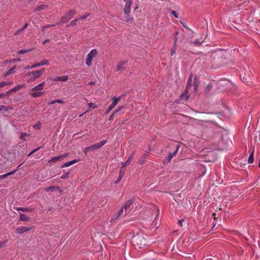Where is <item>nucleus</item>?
Wrapping results in <instances>:
<instances>
[{"label": "nucleus", "instance_id": "49530a36", "mask_svg": "<svg viewBox=\"0 0 260 260\" xmlns=\"http://www.w3.org/2000/svg\"><path fill=\"white\" fill-rule=\"evenodd\" d=\"M68 155H69L68 153H64L63 154L61 155L60 156L61 157L62 159H63L66 158Z\"/></svg>", "mask_w": 260, "mask_h": 260}, {"label": "nucleus", "instance_id": "6e6d98bb", "mask_svg": "<svg viewBox=\"0 0 260 260\" xmlns=\"http://www.w3.org/2000/svg\"><path fill=\"white\" fill-rule=\"evenodd\" d=\"M184 220L183 219L181 220H179V221H178V223H179V224L180 226H182V223H183V222H184Z\"/></svg>", "mask_w": 260, "mask_h": 260}, {"label": "nucleus", "instance_id": "f257e3e1", "mask_svg": "<svg viewBox=\"0 0 260 260\" xmlns=\"http://www.w3.org/2000/svg\"><path fill=\"white\" fill-rule=\"evenodd\" d=\"M45 69L43 68L40 70L32 71L27 74V75L29 76V78L28 79V82L30 83L35 81L37 79L40 78L41 76V75L45 72Z\"/></svg>", "mask_w": 260, "mask_h": 260}, {"label": "nucleus", "instance_id": "69168bd1", "mask_svg": "<svg viewBox=\"0 0 260 260\" xmlns=\"http://www.w3.org/2000/svg\"><path fill=\"white\" fill-rule=\"evenodd\" d=\"M94 83L93 82H90L89 83V85H94Z\"/></svg>", "mask_w": 260, "mask_h": 260}, {"label": "nucleus", "instance_id": "f03ea898", "mask_svg": "<svg viewBox=\"0 0 260 260\" xmlns=\"http://www.w3.org/2000/svg\"><path fill=\"white\" fill-rule=\"evenodd\" d=\"M76 10H70L68 11L64 16L62 17L60 20V23H66L71 20L73 16L75 14Z\"/></svg>", "mask_w": 260, "mask_h": 260}, {"label": "nucleus", "instance_id": "0e129e2a", "mask_svg": "<svg viewBox=\"0 0 260 260\" xmlns=\"http://www.w3.org/2000/svg\"><path fill=\"white\" fill-rule=\"evenodd\" d=\"M55 103H56V102H55V100H54V101H51V102L49 103V105H53V104H54Z\"/></svg>", "mask_w": 260, "mask_h": 260}, {"label": "nucleus", "instance_id": "4be33fe9", "mask_svg": "<svg viewBox=\"0 0 260 260\" xmlns=\"http://www.w3.org/2000/svg\"><path fill=\"white\" fill-rule=\"evenodd\" d=\"M62 160L61 157L60 155H59V156H58L56 157H52L50 160H49L48 162H55L56 161H59V160Z\"/></svg>", "mask_w": 260, "mask_h": 260}, {"label": "nucleus", "instance_id": "f704fd0d", "mask_svg": "<svg viewBox=\"0 0 260 260\" xmlns=\"http://www.w3.org/2000/svg\"><path fill=\"white\" fill-rule=\"evenodd\" d=\"M77 21H78V19H77V18L72 20L71 21V22L70 23V25H72V26L76 25Z\"/></svg>", "mask_w": 260, "mask_h": 260}, {"label": "nucleus", "instance_id": "6ab92c4d", "mask_svg": "<svg viewBox=\"0 0 260 260\" xmlns=\"http://www.w3.org/2000/svg\"><path fill=\"white\" fill-rule=\"evenodd\" d=\"M46 8H47V6L46 5H41L38 6V7H37L36 8H35L34 11L35 12H38V11H41V10H44Z\"/></svg>", "mask_w": 260, "mask_h": 260}, {"label": "nucleus", "instance_id": "774afa93", "mask_svg": "<svg viewBox=\"0 0 260 260\" xmlns=\"http://www.w3.org/2000/svg\"><path fill=\"white\" fill-rule=\"evenodd\" d=\"M7 108H8V110H10V109H12V108L11 107H7Z\"/></svg>", "mask_w": 260, "mask_h": 260}, {"label": "nucleus", "instance_id": "8fccbe9b", "mask_svg": "<svg viewBox=\"0 0 260 260\" xmlns=\"http://www.w3.org/2000/svg\"><path fill=\"white\" fill-rule=\"evenodd\" d=\"M175 51H176V49H175V47H174L172 49V50H171V55H173L175 53Z\"/></svg>", "mask_w": 260, "mask_h": 260}, {"label": "nucleus", "instance_id": "7ed1b4c3", "mask_svg": "<svg viewBox=\"0 0 260 260\" xmlns=\"http://www.w3.org/2000/svg\"><path fill=\"white\" fill-rule=\"evenodd\" d=\"M98 52L96 49H92L88 54L86 59V64L90 66L93 58L96 55Z\"/></svg>", "mask_w": 260, "mask_h": 260}, {"label": "nucleus", "instance_id": "f8f14e48", "mask_svg": "<svg viewBox=\"0 0 260 260\" xmlns=\"http://www.w3.org/2000/svg\"><path fill=\"white\" fill-rule=\"evenodd\" d=\"M43 93L44 92L42 91H31V92L30 93V95L32 98H38L42 95Z\"/></svg>", "mask_w": 260, "mask_h": 260}, {"label": "nucleus", "instance_id": "4d7b16f0", "mask_svg": "<svg viewBox=\"0 0 260 260\" xmlns=\"http://www.w3.org/2000/svg\"><path fill=\"white\" fill-rule=\"evenodd\" d=\"M121 178H122V177L119 176V178L115 182V183H118L121 180Z\"/></svg>", "mask_w": 260, "mask_h": 260}, {"label": "nucleus", "instance_id": "20e7f679", "mask_svg": "<svg viewBox=\"0 0 260 260\" xmlns=\"http://www.w3.org/2000/svg\"><path fill=\"white\" fill-rule=\"evenodd\" d=\"M132 4V2L131 1H128V2H126V3H125V5L124 6V9H123V11H124L125 14L127 15V21H130L133 19V18H131V17L128 18L129 16L128 15V14L131 12V7Z\"/></svg>", "mask_w": 260, "mask_h": 260}, {"label": "nucleus", "instance_id": "412c9836", "mask_svg": "<svg viewBox=\"0 0 260 260\" xmlns=\"http://www.w3.org/2000/svg\"><path fill=\"white\" fill-rule=\"evenodd\" d=\"M203 42V40L201 38L200 40L197 39L195 41H191V43L194 44L197 46H199L201 45L202 43Z\"/></svg>", "mask_w": 260, "mask_h": 260}, {"label": "nucleus", "instance_id": "37998d69", "mask_svg": "<svg viewBox=\"0 0 260 260\" xmlns=\"http://www.w3.org/2000/svg\"><path fill=\"white\" fill-rule=\"evenodd\" d=\"M119 217V216H117V214H115V215H113V216L111 218V221L116 220Z\"/></svg>", "mask_w": 260, "mask_h": 260}, {"label": "nucleus", "instance_id": "aec40b11", "mask_svg": "<svg viewBox=\"0 0 260 260\" xmlns=\"http://www.w3.org/2000/svg\"><path fill=\"white\" fill-rule=\"evenodd\" d=\"M16 171V170L14 171H12V172H9V173H8L7 174H5L2 175H0V179H5V178L8 177V176H10V175L14 174Z\"/></svg>", "mask_w": 260, "mask_h": 260}, {"label": "nucleus", "instance_id": "2f4dec72", "mask_svg": "<svg viewBox=\"0 0 260 260\" xmlns=\"http://www.w3.org/2000/svg\"><path fill=\"white\" fill-rule=\"evenodd\" d=\"M54 189H55L54 186H49V187H46L45 188V190L47 191H53Z\"/></svg>", "mask_w": 260, "mask_h": 260}, {"label": "nucleus", "instance_id": "e433bc0d", "mask_svg": "<svg viewBox=\"0 0 260 260\" xmlns=\"http://www.w3.org/2000/svg\"><path fill=\"white\" fill-rule=\"evenodd\" d=\"M28 135L27 133H22L20 135V139H22V140H24L25 139L24 138L26 137V136H27Z\"/></svg>", "mask_w": 260, "mask_h": 260}, {"label": "nucleus", "instance_id": "393cba45", "mask_svg": "<svg viewBox=\"0 0 260 260\" xmlns=\"http://www.w3.org/2000/svg\"><path fill=\"white\" fill-rule=\"evenodd\" d=\"M28 23L25 24L24 25V26L21 28H20L17 30V31L15 32V35H17V34H18L21 32L22 31H23L24 29L26 28V27L28 26Z\"/></svg>", "mask_w": 260, "mask_h": 260}, {"label": "nucleus", "instance_id": "864d4df0", "mask_svg": "<svg viewBox=\"0 0 260 260\" xmlns=\"http://www.w3.org/2000/svg\"><path fill=\"white\" fill-rule=\"evenodd\" d=\"M21 61V59L20 58H18V59H12V61L13 62H16V61Z\"/></svg>", "mask_w": 260, "mask_h": 260}, {"label": "nucleus", "instance_id": "13d9d810", "mask_svg": "<svg viewBox=\"0 0 260 260\" xmlns=\"http://www.w3.org/2000/svg\"><path fill=\"white\" fill-rule=\"evenodd\" d=\"M115 106H116V105H115L113 103H112L110 106V109H113Z\"/></svg>", "mask_w": 260, "mask_h": 260}, {"label": "nucleus", "instance_id": "e2e57ef3", "mask_svg": "<svg viewBox=\"0 0 260 260\" xmlns=\"http://www.w3.org/2000/svg\"><path fill=\"white\" fill-rule=\"evenodd\" d=\"M5 94L4 93H0V99L4 96Z\"/></svg>", "mask_w": 260, "mask_h": 260}, {"label": "nucleus", "instance_id": "bb28decb", "mask_svg": "<svg viewBox=\"0 0 260 260\" xmlns=\"http://www.w3.org/2000/svg\"><path fill=\"white\" fill-rule=\"evenodd\" d=\"M121 97V96H119L118 98H113V102L112 103H113L116 106V105L118 104V102L120 100Z\"/></svg>", "mask_w": 260, "mask_h": 260}, {"label": "nucleus", "instance_id": "2eb2a0df", "mask_svg": "<svg viewBox=\"0 0 260 260\" xmlns=\"http://www.w3.org/2000/svg\"><path fill=\"white\" fill-rule=\"evenodd\" d=\"M126 62H127L126 61H120L117 66L116 71H119L121 69L124 70V68H122V66H124L126 63Z\"/></svg>", "mask_w": 260, "mask_h": 260}, {"label": "nucleus", "instance_id": "5701e85b", "mask_svg": "<svg viewBox=\"0 0 260 260\" xmlns=\"http://www.w3.org/2000/svg\"><path fill=\"white\" fill-rule=\"evenodd\" d=\"M254 154V149L253 150L252 152L251 153V154L249 155L248 159V162L249 164H252L253 162V154Z\"/></svg>", "mask_w": 260, "mask_h": 260}, {"label": "nucleus", "instance_id": "a18cd8bd", "mask_svg": "<svg viewBox=\"0 0 260 260\" xmlns=\"http://www.w3.org/2000/svg\"><path fill=\"white\" fill-rule=\"evenodd\" d=\"M89 151H91L90 149V147H86L84 148V152L85 153V154L86 155L87 154V153Z\"/></svg>", "mask_w": 260, "mask_h": 260}, {"label": "nucleus", "instance_id": "a878e982", "mask_svg": "<svg viewBox=\"0 0 260 260\" xmlns=\"http://www.w3.org/2000/svg\"><path fill=\"white\" fill-rule=\"evenodd\" d=\"M15 66H14L13 68H10L5 74V76H7L9 75H10L11 73L15 72Z\"/></svg>", "mask_w": 260, "mask_h": 260}, {"label": "nucleus", "instance_id": "72a5a7b5", "mask_svg": "<svg viewBox=\"0 0 260 260\" xmlns=\"http://www.w3.org/2000/svg\"><path fill=\"white\" fill-rule=\"evenodd\" d=\"M123 209L124 208L122 207L120 210L118 211L117 214V216H121L123 213Z\"/></svg>", "mask_w": 260, "mask_h": 260}, {"label": "nucleus", "instance_id": "b1692460", "mask_svg": "<svg viewBox=\"0 0 260 260\" xmlns=\"http://www.w3.org/2000/svg\"><path fill=\"white\" fill-rule=\"evenodd\" d=\"M24 86V84L18 85L17 86L12 88V90H13V92H16L17 91L21 89Z\"/></svg>", "mask_w": 260, "mask_h": 260}, {"label": "nucleus", "instance_id": "052dcab7", "mask_svg": "<svg viewBox=\"0 0 260 260\" xmlns=\"http://www.w3.org/2000/svg\"><path fill=\"white\" fill-rule=\"evenodd\" d=\"M112 110V109H110V107L109 106V108L106 110V113H108Z\"/></svg>", "mask_w": 260, "mask_h": 260}, {"label": "nucleus", "instance_id": "bf43d9fd", "mask_svg": "<svg viewBox=\"0 0 260 260\" xmlns=\"http://www.w3.org/2000/svg\"><path fill=\"white\" fill-rule=\"evenodd\" d=\"M5 83H7V85H11V84H13V81H11V82H5Z\"/></svg>", "mask_w": 260, "mask_h": 260}, {"label": "nucleus", "instance_id": "4468645a", "mask_svg": "<svg viewBox=\"0 0 260 260\" xmlns=\"http://www.w3.org/2000/svg\"><path fill=\"white\" fill-rule=\"evenodd\" d=\"M20 220L22 221H28L29 220V217L23 213H20Z\"/></svg>", "mask_w": 260, "mask_h": 260}, {"label": "nucleus", "instance_id": "09e8293b", "mask_svg": "<svg viewBox=\"0 0 260 260\" xmlns=\"http://www.w3.org/2000/svg\"><path fill=\"white\" fill-rule=\"evenodd\" d=\"M55 102H56V103H60V104H63L64 103L63 101L60 100H55Z\"/></svg>", "mask_w": 260, "mask_h": 260}, {"label": "nucleus", "instance_id": "79ce46f5", "mask_svg": "<svg viewBox=\"0 0 260 260\" xmlns=\"http://www.w3.org/2000/svg\"><path fill=\"white\" fill-rule=\"evenodd\" d=\"M88 106L89 108L92 109H94L96 107V106H95L93 103H90L88 104Z\"/></svg>", "mask_w": 260, "mask_h": 260}, {"label": "nucleus", "instance_id": "dca6fc26", "mask_svg": "<svg viewBox=\"0 0 260 260\" xmlns=\"http://www.w3.org/2000/svg\"><path fill=\"white\" fill-rule=\"evenodd\" d=\"M191 78H192V75H191L189 77V78L188 79V80L187 81V85H186V88L185 89V92H188V89L190 88V87H191V82H192V80H191Z\"/></svg>", "mask_w": 260, "mask_h": 260}, {"label": "nucleus", "instance_id": "cd10ccee", "mask_svg": "<svg viewBox=\"0 0 260 260\" xmlns=\"http://www.w3.org/2000/svg\"><path fill=\"white\" fill-rule=\"evenodd\" d=\"M194 80H195L194 81V82L193 83V89H194V91L196 92L197 89L198 87V82L197 81L196 77L194 78Z\"/></svg>", "mask_w": 260, "mask_h": 260}, {"label": "nucleus", "instance_id": "423d86ee", "mask_svg": "<svg viewBox=\"0 0 260 260\" xmlns=\"http://www.w3.org/2000/svg\"><path fill=\"white\" fill-rule=\"evenodd\" d=\"M132 203L133 200H129L126 201L125 203L122 206L124 209L125 214L128 213L131 211L130 207L132 206Z\"/></svg>", "mask_w": 260, "mask_h": 260}, {"label": "nucleus", "instance_id": "1a4fd4ad", "mask_svg": "<svg viewBox=\"0 0 260 260\" xmlns=\"http://www.w3.org/2000/svg\"><path fill=\"white\" fill-rule=\"evenodd\" d=\"M79 161V159H74L72 161H69L67 162H65L61 166V168L68 167L75 163L78 162Z\"/></svg>", "mask_w": 260, "mask_h": 260}, {"label": "nucleus", "instance_id": "ddd939ff", "mask_svg": "<svg viewBox=\"0 0 260 260\" xmlns=\"http://www.w3.org/2000/svg\"><path fill=\"white\" fill-rule=\"evenodd\" d=\"M16 210L18 211H21L26 212H30L32 211V208H30L28 207H17L16 208Z\"/></svg>", "mask_w": 260, "mask_h": 260}, {"label": "nucleus", "instance_id": "c85d7f7f", "mask_svg": "<svg viewBox=\"0 0 260 260\" xmlns=\"http://www.w3.org/2000/svg\"><path fill=\"white\" fill-rule=\"evenodd\" d=\"M125 167L122 166V167L120 168V173H119V176L121 177H122L124 174L125 172Z\"/></svg>", "mask_w": 260, "mask_h": 260}, {"label": "nucleus", "instance_id": "a211bd4d", "mask_svg": "<svg viewBox=\"0 0 260 260\" xmlns=\"http://www.w3.org/2000/svg\"><path fill=\"white\" fill-rule=\"evenodd\" d=\"M123 109V107H119L118 109H117L116 110L114 111L113 113L110 115V117H109V120L110 121H112L114 118V114L117 113L118 111H120L121 110V109Z\"/></svg>", "mask_w": 260, "mask_h": 260}, {"label": "nucleus", "instance_id": "58836bf2", "mask_svg": "<svg viewBox=\"0 0 260 260\" xmlns=\"http://www.w3.org/2000/svg\"><path fill=\"white\" fill-rule=\"evenodd\" d=\"M41 67L40 63H35L30 67V69H34L37 67Z\"/></svg>", "mask_w": 260, "mask_h": 260}, {"label": "nucleus", "instance_id": "6e6552de", "mask_svg": "<svg viewBox=\"0 0 260 260\" xmlns=\"http://www.w3.org/2000/svg\"><path fill=\"white\" fill-rule=\"evenodd\" d=\"M45 82H42L40 84H39V85L36 86L35 87H33L31 89V91H39V90H42L43 89V87H44V86L45 85Z\"/></svg>", "mask_w": 260, "mask_h": 260}, {"label": "nucleus", "instance_id": "338daca9", "mask_svg": "<svg viewBox=\"0 0 260 260\" xmlns=\"http://www.w3.org/2000/svg\"><path fill=\"white\" fill-rule=\"evenodd\" d=\"M215 215H216V214H215V213H213L212 214V216H213V217H214V219L215 218Z\"/></svg>", "mask_w": 260, "mask_h": 260}, {"label": "nucleus", "instance_id": "c03bdc74", "mask_svg": "<svg viewBox=\"0 0 260 260\" xmlns=\"http://www.w3.org/2000/svg\"><path fill=\"white\" fill-rule=\"evenodd\" d=\"M87 16H88V15H86L80 16V17H79L78 18H77V19H78V21H79L80 20H83V19H86L87 17Z\"/></svg>", "mask_w": 260, "mask_h": 260}, {"label": "nucleus", "instance_id": "c9c22d12", "mask_svg": "<svg viewBox=\"0 0 260 260\" xmlns=\"http://www.w3.org/2000/svg\"><path fill=\"white\" fill-rule=\"evenodd\" d=\"M69 174H70L69 173H67L66 174H64L62 175L60 177V178L62 179H67V178H68L69 177Z\"/></svg>", "mask_w": 260, "mask_h": 260}, {"label": "nucleus", "instance_id": "603ef678", "mask_svg": "<svg viewBox=\"0 0 260 260\" xmlns=\"http://www.w3.org/2000/svg\"><path fill=\"white\" fill-rule=\"evenodd\" d=\"M6 242L0 241V247H3L6 243Z\"/></svg>", "mask_w": 260, "mask_h": 260}, {"label": "nucleus", "instance_id": "f3484780", "mask_svg": "<svg viewBox=\"0 0 260 260\" xmlns=\"http://www.w3.org/2000/svg\"><path fill=\"white\" fill-rule=\"evenodd\" d=\"M133 158V156L131 155V156L129 157V158H128V159L126 161L122 162L121 165L124 167L129 165L131 164V162H132Z\"/></svg>", "mask_w": 260, "mask_h": 260}, {"label": "nucleus", "instance_id": "7c9ffc66", "mask_svg": "<svg viewBox=\"0 0 260 260\" xmlns=\"http://www.w3.org/2000/svg\"><path fill=\"white\" fill-rule=\"evenodd\" d=\"M212 85L211 84L207 85L206 87V93H208L212 88Z\"/></svg>", "mask_w": 260, "mask_h": 260}, {"label": "nucleus", "instance_id": "3c124183", "mask_svg": "<svg viewBox=\"0 0 260 260\" xmlns=\"http://www.w3.org/2000/svg\"><path fill=\"white\" fill-rule=\"evenodd\" d=\"M50 42V39H47L45 40L43 42L42 44H43V45H45V44H46L47 43H48V42Z\"/></svg>", "mask_w": 260, "mask_h": 260}, {"label": "nucleus", "instance_id": "4c0bfd02", "mask_svg": "<svg viewBox=\"0 0 260 260\" xmlns=\"http://www.w3.org/2000/svg\"><path fill=\"white\" fill-rule=\"evenodd\" d=\"M171 13L176 18L179 17L178 14L175 11H171Z\"/></svg>", "mask_w": 260, "mask_h": 260}, {"label": "nucleus", "instance_id": "ea45409f", "mask_svg": "<svg viewBox=\"0 0 260 260\" xmlns=\"http://www.w3.org/2000/svg\"><path fill=\"white\" fill-rule=\"evenodd\" d=\"M41 148V147H39L37 148L36 149L33 150L32 151L30 152V153L28 155V156L31 155L32 154L34 153L35 152L38 151Z\"/></svg>", "mask_w": 260, "mask_h": 260}, {"label": "nucleus", "instance_id": "5fc2aeb1", "mask_svg": "<svg viewBox=\"0 0 260 260\" xmlns=\"http://www.w3.org/2000/svg\"><path fill=\"white\" fill-rule=\"evenodd\" d=\"M13 92V90H12V89H10V90H9L8 91H7L6 93L8 95H9L10 94H11Z\"/></svg>", "mask_w": 260, "mask_h": 260}, {"label": "nucleus", "instance_id": "473e14b6", "mask_svg": "<svg viewBox=\"0 0 260 260\" xmlns=\"http://www.w3.org/2000/svg\"><path fill=\"white\" fill-rule=\"evenodd\" d=\"M30 51V50H25V49L21 50L18 52V54H24V53H27Z\"/></svg>", "mask_w": 260, "mask_h": 260}, {"label": "nucleus", "instance_id": "9d476101", "mask_svg": "<svg viewBox=\"0 0 260 260\" xmlns=\"http://www.w3.org/2000/svg\"><path fill=\"white\" fill-rule=\"evenodd\" d=\"M68 80V77L67 76L56 77L53 79V81H67Z\"/></svg>", "mask_w": 260, "mask_h": 260}, {"label": "nucleus", "instance_id": "c756f323", "mask_svg": "<svg viewBox=\"0 0 260 260\" xmlns=\"http://www.w3.org/2000/svg\"><path fill=\"white\" fill-rule=\"evenodd\" d=\"M41 66H44V65H48L49 64V61L47 59H43L40 62H39Z\"/></svg>", "mask_w": 260, "mask_h": 260}, {"label": "nucleus", "instance_id": "a19ab883", "mask_svg": "<svg viewBox=\"0 0 260 260\" xmlns=\"http://www.w3.org/2000/svg\"><path fill=\"white\" fill-rule=\"evenodd\" d=\"M3 110H4L5 111H7V110H8V108H7V107H6L4 105L0 106V111H2Z\"/></svg>", "mask_w": 260, "mask_h": 260}, {"label": "nucleus", "instance_id": "0eeeda50", "mask_svg": "<svg viewBox=\"0 0 260 260\" xmlns=\"http://www.w3.org/2000/svg\"><path fill=\"white\" fill-rule=\"evenodd\" d=\"M30 228L27 226H21L16 229V233L22 234V233L30 231Z\"/></svg>", "mask_w": 260, "mask_h": 260}, {"label": "nucleus", "instance_id": "de8ad7c7", "mask_svg": "<svg viewBox=\"0 0 260 260\" xmlns=\"http://www.w3.org/2000/svg\"><path fill=\"white\" fill-rule=\"evenodd\" d=\"M7 83H5V82H0V88L7 86Z\"/></svg>", "mask_w": 260, "mask_h": 260}, {"label": "nucleus", "instance_id": "680f3d73", "mask_svg": "<svg viewBox=\"0 0 260 260\" xmlns=\"http://www.w3.org/2000/svg\"><path fill=\"white\" fill-rule=\"evenodd\" d=\"M56 25H57V23L56 24H53V25H48L46 26V27H50L51 26H56ZM45 28V27H44L43 28V29H44Z\"/></svg>", "mask_w": 260, "mask_h": 260}, {"label": "nucleus", "instance_id": "39448f33", "mask_svg": "<svg viewBox=\"0 0 260 260\" xmlns=\"http://www.w3.org/2000/svg\"><path fill=\"white\" fill-rule=\"evenodd\" d=\"M107 142L106 140H103L101 141L100 143L94 144L90 146H89L91 151H93L96 149H98L104 146Z\"/></svg>", "mask_w": 260, "mask_h": 260}, {"label": "nucleus", "instance_id": "9b49d317", "mask_svg": "<svg viewBox=\"0 0 260 260\" xmlns=\"http://www.w3.org/2000/svg\"><path fill=\"white\" fill-rule=\"evenodd\" d=\"M179 147H180V145H177L176 150L173 152L170 153L169 155V156H168V161H170L171 160V159L176 155V154L179 150Z\"/></svg>", "mask_w": 260, "mask_h": 260}]
</instances>
